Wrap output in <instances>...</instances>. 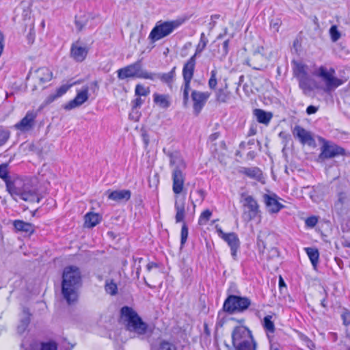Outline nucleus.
Returning a JSON list of instances; mask_svg holds the SVG:
<instances>
[{"instance_id": "2eb2a0df", "label": "nucleus", "mask_w": 350, "mask_h": 350, "mask_svg": "<svg viewBox=\"0 0 350 350\" xmlns=\"http://www.w3.org/2000/svg\"><path fill=\"white\" fill-rule=\"evenodd\" d=\"M184 170H179L178 167H174L172 172V191L178 195L183 192L185 175L183 174Z\"/></svg>"}, {"instance_id": "774afa93", "label": "nucleus", "mask_w": 350, "mask_h": 350, "mask_svg": "<svg viewBox=\"0 0 350 350\" xmlns=\"http://www.w3.org/2000/svg\"><path fill=\"white\" fill-rule=\"evenodd\" d=\"M198 193L201 198V200H203L204 199L205 193L202 189H199L197 191Z\"/></svg>"}, {"instance_id": "a211bd4d", "label": "nucleus", "mask_w": 350, "mask_h": 350, "mask_svg": "<svg viewBox=\"0 0 350 350\" xmlns=\"http://www.w3.org/2000/svg\"><path fill=\"white\" fill-rule=\"evenodd\" d=\"M88 99V90L85 88L78 92L74 99L69 101L65 106L64 109L70 110L75 107H79Z\"/></svg>"}, {"instance_id": "cd10ccee", "label": "nucleus", "mask_w": 350, "mask_h": 350, "mask_svg": "<svg viewBox=\"0 0 350 350\" xmlns=\"http://www.w3.org/2000/svg\"><path fill=\"white\" fill-rule=\"evenodd\" d=\"M31 314L28 308L24 307L23 309V317L21 319L20 325L18 326V332L23 333L30 323V317Z\"/></svg>"}, {"instance_id": "680f3d73", "label": "nucleus", "mask_w": 350, "mask_h": 350, "mask_svg": "<svg viewBox=\"0 0 350 350\" xmlns=\"http://www.w3.org/2000/svg\"><path fill=\"white\" fill-rule=\"evenodd\" d=\"M3 41H4V36L3 34L0 31V56L1 55L3 51Z\"/></svg>"}, {"instance_id": "4468645a", "label": "nucleus", "mask_w": 350, "mask_h": 350, "mask_svg": "<svg viewBox=\"0 0 350 350\" xmlns=\"http://www.w3.org/2000/svg\"><path fill=\"white\" fill-rule=\"evenodd\" d=\"M293 135L304 145L307 144L310 146H314L316 144L312 133L299 125H296L294 127Z\"/></svg>"}, {"instance_id": "423d86ee", "label": "nucleus", "mask_w": 350, "mask_h": 350, "mask_svg": "<svg viewBox=\"0 0 350 350\" xmlns=\"http://www.w3.org/2000/svg\"><path fill=\"white\" fill-rule=\"evenodd\" d=\"M252 305V301L247 297L230 295L224 300L223 311L229 314L243 312L249 309Z\"/></svg>"}, {"instance_id": "72a5a7b5", "label": "nucleus", "mask_w": 350, "mask_h": 350, "mask_svg": "<svg viewBox=\"0 0 350 350\" xmlns=\"http://www.w3.org/2000/svg\"><path fill=\"white\" fill-rule=\"evenodd\" d=\"M105 290L107 293L111 295H116L118 293L117 284L114 282L113 280H107L105 282Z\"/></svg>"}, {"instance_id": "a19ab883", "label": "nucleus", "mask_w": 350, "mask_h": 350, "mask_svg": "<svg viewBox=\"0 0 350 350\" xmlns=\"http://www.w3.org/2000/svg\"><path fill=\"white\" fill-rule=\"evenodd\" d=\"M212 215V213L208 209H206L204 211L198 219V224L200 225H204L206 224V222L210 219Z\"/></svg>"}, {"instance_id": "4c0bfd02", "label": "nucleus", "mask_w": 350, "mask_h": 350, "mask_svg": "<svg viewBox=\"0 0 350 350\" xmlns=\"http://www.w3.org/2000/svg\"><path fill=\"white\" fill-rule=\"evenodd\" d=\"M149 88H145L142 84H137L135 86V94L137 96H146L149 94Z\"/></svg>"}, {"instance_id": "49530a36", "label": "nucleus", "mask_w": 350, "mask_h": 350, "mask_svg": "<svg viewBox=\"0 0 350 350\" xmlns=\"http://www.w3.org/2000/svg\"><path fill=\"white\" fill-rule=\"evenodd\" d=\"M318 222V217L312 215L308 217L305 220L306 226L308 228H314Z\"/></svg>"}, {"instance_id": "0e129e2a", "label": "nucleus", "mask_w": 350, "mask_h": 350, "mask_svg": "<svg viewBox=\"0 0 350 350\" xmlns=\"http://www.w3.org/2000/svg\"><path fill=\"white\" fill-rule=\"evenodd\" d=\"M270 344V350H282L281 349H280L279 347V345L275 342H273V341H271V342H269Z\"/></svg>"}, {"instance_id": "e433bc0d", "label": "nucleus", "mask_w": 350, "mask_h": 350, "mask_svg": "<svg viewBox=\"0 0 350 350\" xmlns=\"http://www.w3.org/2000/svg\"><path fill=\"white\" fill-rule=\"evenodd\" d=\"M0 178L3 180L5 183L9 181L11 176H9L8 164L2 163L0 165Z\"/></svg>"}, {"instance_id": "6ab92c4d", "label": "nucleus", "mask_w": 350, "mask_h": 350, "mask_svg": "<svg viewBox=\"0 0 350 350\" xmlns=\"http://www.w3.org/2000/svg\"><path fill=\"white\" fill-rule=\"evenodd\" d=\"M106 194H107L108 199L117 202H127L131 196V192L129 189L115 190L113 191L108 190Z\"/></svg>"}, {"instance_id": "f257e3e1", "label": "nucleus", "mask_w": 350, "mask_h": 350, "mask_svg": "<svg viewBox=\"0 0 350 350\" xmlns=\"http://www.w3.org/2000/svg\"><path fill=\"white\" fill-rule=\"evenodd\" d=\"M82 286L81 273L79 267L73 265L64 269L62 281V294L69 305L77 302L78 290Z\"/></svg>"}, {"instance_id": "4be33fe9", "label": "nucleus", "mask_w": 350, "mask_h": 350, "mask_svg": "<svg viewBox=\"0 0 350 350\" xmlns=\"http://www.w3.org/2000/svg\"><path fill=\"white\" fill-rule=\"evenodd\" d=\"M175 70L176 67L174 66L170 72L167 73H154L148 72V76H150L151 78H148V79L152 81L159 79L163 83L170 84L172 83L174 80V78L175 77Z\"/></svg>"}, {"instance_id": "c9c22d12", "label": "nucleus", "mask_w": 350, "mask_h": 350, "mask_svg": "<svg viewBox=\"0 0 350 350\" xmlns=\"http://www.w3.org/2000/svg\"><path fill=\"white\" fill-rule=\"evenodd\" d=\"M294 74L298 79L299 77H304L307 76L306 66L301 63L296 64V66L294 69Z\"/></svg>"}, {"instance_id": "f3484780", "label": "nucleus", "mask_w": 350, "mask_h": 350, "mask_svg": "<svg viewBox=\"0 0 350 350\" xmlns=\"http://www.w3.org/2000/svg\"><path fill=\"white\" fill-rule=\"evenodd\" d=\"M263 198L269 212L271 213H276L284 207L283 204L278 201V196L275 193L265 194Z\"/></svg>"}, {"instance_id": "1a4fd4ad", "label": "nucleus", "mask_w": 350, "mask_h": 350, "mask_svg": "<svg viewBox=\"0 0 350 350\" xmlns=\"http://www.w3.org/2000/svg\"><path fill=\"white\" fill-rule=\"evenodd\" d=\"M335 70L332 68L327 70L324 66H321L317 72V75L322 79L325 84L324 91L329 92L334 90L343 83V81L334 76Z\"/></svg>"}, {"instance_id": "aec40b11", "label": "nucleus", "mask_w": 350, "mask_h": 350, "mask_svg": "<svg viewBox=\"0 0 350 350\" xmlns=\"http://www.w3.org/2000/svg\"><path fill=\"white\" fill-rule=\"evenodd\" d=\"M88 49L86 46L79 45V41L73 43L70 49L71 56L75 60L79 62H83L88 53Z\"/></svg>"}, {"instance_id": "39448f33", "label": "nucleus", "mask_w": 350, "mask_h": 350, "mask_svg": "<svg viewBox=\"0 0 350 350\" xmlns=\"http://www.w3.org/2000/svg\"><path fill=\"white\" fill-rule=\"evenodd\" d=\"M184 19H176L168 21H158L151 30L148 39L152 43L169 36L175 29L178 28L183 23Z\"/></svg>"}, {"instance_id": "c85d7f7f", "label": "nucleus", "mask_w": 350, "mask_h": 350, "mask_svg": "<svg viewBox=\"0 0 350 350\" xmlns=\"http://www.w3.org/2000/svg\"><path fill=\"white\" fill-rule=\"evenodd\" d=\"M153 100L154 103L163 109H167L171 105L170 96L168 94L154 93L153 94Z\"/></svg>"}, {"instance_id": "f03ea898", "label": "nucleus", "mask_w": 350, "mask_h": 350, "mask_svg": "<svg viewBox=\"0 0 350 350\" xmlns=\"http://www.w3.org/2000/svg\"><path fill=\"white\" fill-rule=\"evenodd\" d=\"M120 317L125 328L137 336L145 335L148 331V325L144 322L137 312L131 307L125 306L120 309Z\"/></svg>"}, {"instance_id": "58836bf2", "label": "nucleus", "mask_w": 350, "mask_h": 350, "mask_svg": "<svg viewBox=\"0 0 350 350\" xmlns=\"http://www.w3.org/2000/svg\"><path fill=\"white\" fill-rule=\"evenodd\" d=\"M229 98V94L223 89H219L216 92V100L219 103H226Z\"/></svg>"}, {"instance_id": "9b49d317", "label": "nucleus", "mask_w": 350, "mask_h": 350, "mask_svg": "<svg viewBox=\"0 0 350 350\" xmlns=\"http://www.w3.org/2000/svg\"><path fill=\"white\" fill-rule=\"evenodd\" d=\"M216 230L219 237L224 240L230 247L231 255L234 260L237 259V250L240 247V241L234 232L225 233L221 228L216 226Z\"/></svg>"}, {"instance_id": "bb28decb", "label": "nucleus", "mask_w": 350, "mask_h": 350, "mask_svg": "<svg viewBox=\"0 0 350 350\" xmlns=\"http://www.w3.org/2000/svg\"><path fill=\"white\" fill-rule=\"evenodd\" d=\"M254 115L256 116L259 123L267 125L271 121L273 114L271 112H267L260 109L254 110Z\"/></svg>"}, {"instance_id": "de8ad7c7", "label": "nucleus", "mask_w": 350, "mask_h": 350, "mask_svg": "<svg viewBox=\"0 0 350 350\" xmlns=\"http://www.w3.org/2000/svg\"><path fill=\"white\" fill-rule=\"evenodd\" d=\"M159 350H176V347L172 343L163 340L160 342Z\"/></svg>"}, {"instance_id": "393cba45", "label": "nucleus", "mask_w": 350, "mask_h": 350, "mask_svg": "<svg viewBox=\"0 0 350 350\" xmlns=\"http://www.w3.org/2000/svg\"><path fill=\"white\" fill-rule=\"evenodd\" d=\"M174 208L176 212L175 216L176 222L180 223L183 221L185 216V198L183 197L180 200H176Z\"/></svg>"}, {"instance_id": "4d7b16f0", "label": "nucleus", "mask_w": 350, "mask_h": 350, "mask_svg": "<svg viewBox=\"0 0 350 350\" xmlns=\"http://www.w3.org/2000/svg\"><path fill=\"white\" fill-rule=\"evenodd\" d=\"M58 98H59V97L57 96L56 93L51 94L47 96V98H46V100L44 101V103L46 105H49V104L53 103L55 100H56Z\"/></svg>"}, {"instance_id": "338daca9", "label": "nucleus", "mask_w": 350, "mask_h": 350, "mask_svg": "<svg viewBox=\"0 0 350 350\" xmlns=\"http://www.w3.org/2000/svg\"><path fill=\"white\" fill-rule=\"evenodd\" d=\"M283 286H286L285 282L283 280V278L281 276H280V278H279V287L281 289L282 287H283Z\"/></svg>"}, {"instance_id": "c756f323", "label": "nucleus", "mask_w": 350, "mask_h": 350, "mask_svg": "<svg viewBox=\"0 0 350 350\" xmlns=\"http://www.w3.org/2000/svg\"><path fill=\"white\" fill-rule=\"evenodd\" d=\"M239 172L251 178H254L256 180H259L262 175L260 170L257 167H242L239 169Z\"/></svg>"}, {"instance_id": "8fccbe9b", "label": "nucleus", "mask_w": 350, "mask_h": 350, "mask_svg": "<svg viewBox=\"0 0 350 350\" xmlns=\"http://www.w3.org/2000/svg\"><path fill=\"white\" fill-rule=\"evenodd\" d=\"M224 312H225L223 311V308L221 309V310L219 311V312H218L217 322H216V327L217 328L222 327L224 326V323H226L225 317H221Z\"/></svg>"}, {"instance_id": "69168bd1", "label": "nucleus", "mask_w": 350, "mask_h": 350, "mask_svg": "<svg viewBox=\"0 0 350 350\" xmlns=\"http://www.w3.org/2000/svg\"><path fill=\"white\" fill-rule=\"evenodd\" d=\"M256 152L252 150V151H250L249 152H247V157L250 159H253L256 157Z\"/></svg>"}, {"instance_id": "b1692460", "label": "nucleus", "mask_w": 350, "mask_h": 350, "mask_svg": "<svg viewBox=\"0 0 350 350\" xmlns=\"http://www.w3.org/2000/svg\"><path fill=\"white\" fill-rule=\"evenodd\" d=\"M14 229L17 232H25L31 234L35 231V226L31 223L25 222L23 220H15L13 222Z\"/></svg>"}, {"instance_id": "7ed1b4c3", "label": "nucleus", "mask_w": 350, "mask_h": 350, "mask_svg": "<svg viewBox=\"0 0 350 350\" xmlns=\"http://www.w3.org/2000/svg\"><path fill=\"white\" fill-rule=\"evenodd\" d=\"M6 190L12 196H18L21 200L27 202L40 201V198L38 196L35 190L31 189L29 185L25 184L23 181L18 178H10L5 183Z\"/></svg>"}, {"instance_id": "2f4dec72", "label": "nucleus", "mask_w": 350, "mask_h": 350, "mask_svg": "<svg viewBox=\"0 0 350 350\" xmlns=\"http://www.w3.org/2000/svg\"><path fill=\"white\" fill-rule=\"evenodd\" d=\"M57 345L54 341L41 342L40 345L31 344L29 349L26 350H57Z\"/></svg>"}, {"instance_id": "a18cd8bd", "label": "nucleus", "mask_w": 350, "mask_h": 350, "mask_svg": "<svg viewBox=\"0 0 350 350\" xmlns=\"http://www.w3.org/2000/svg\"><path fill=\"white\" fill-rule=\"evenodd\" d=\"M10 133L8 130L0 129V146L6 143L10 137Z\"/></svg>"}, {"instance_id": "0eeeda50", "label": "nucleus", "mask_w": 350, "mask_h": 350, "mask_svg": "<svg viewBox=\"0 0 350 350\" xmlns=\"http://www.w3.org/2000/svg\"><path fill=\"white\" fill-rule=\"evenodd\" d=\"M196 64V55H192L184 64L183 68V104L185 107H187L189 99L190 83L193 77L194 70Z\"/></svg>"}, {"instance_id": "79ce46f5", "label": "nucleus", "mask_w": 350, "mask_h": 350, "mask_svg": "<svg viewBox=\"0 0 350 350\" xmlns=\"http://www.w3.org/2000/svg\"><path fill=\"white\" fill-rule=\"evenodd\" d=\"M299 86L303 90L311 91L312 89L309 84V81L308 77L306 76L304 77H299Z\"/></svg>"}, {"instance_id": "603ef678", "label": "nucleus", "mask_w": 350, "mask_h": 350, "mask_svg": "<svg viewBox=\"0 0 350 350\" xmlns=\"http://www.w3.org/2000/svg\"><path fill=\"white\" fill-rule=\"evenodd\" d=\"M229 43H230V40L228 39V40H225L223 42V44H222L221 53H222V57L224 58L226 57V55L228 53V51H229Z\"/></svg>"}, {"instance_id": "c03bdc74", "label": "nucleus", "mask_w": 350, "mask_h": 350, "mask_svg": "<svg viewBox=\"0 0 350 350\" xmlns=\"http://www.w3.org/2000/svg\"><path fill=\"white\" fill-rule=\"evenodd\" d=\"M331 39L333 42H336L340 38V33L336 25H332L329 29Z\"/></svg>"}, {"instance_id": "09e8293b", "label": "nucleus", "mask_w": 350, "mask_h": 350, "mask_svg": "<svg viewBox=\"0 0 350 350\" xmlns=\"http://www.w3.org/2000/svg\"><path fill=\"white\" fill-rule=\"evenodd\" d=\"M217 84L216 71L212 70L211 78L208 80V86L211 89L213 90L215 88Z\"/></svg>"}, {"instance_id": "f8f14e48", "label": "nucleus", "mask_w": 350, "mask_h": 350, "mask_svg": "<svg viewBox=\"0 0 350 350\" xmlns=\"http://www.w3.org/2000/svg\"><path fill=\"white\" fill-rule=\"evenodd\" d=\"M243 206L245 210L243 215L246 220L252 221L259 214V206L257 201L252 196H247L244 199Z\"/></svg>"}, {"instance_id": "6e6d98bb", "label": "nucleus", "mask_w": 350, "mask_h": 350, "mask_svg": "<svg viewBox=\"0 0 350 350\" xmlns=\"http://www.w3.org/2000/svg\"><path fill=\"white\" fill-rule=\"evenodd\" d=\"M341 318L343 321V323L345 325L350 324V311L346 310L341 314Z\"/></svg>"}, {"instance_id": "864d4df0", "label": "nucleus", "mask_w": 350, "mask_h": 350, "mask_svg": "<svg viewBox=\"0 0 350 350\" xmlns=\"http://www.w3.org/2000/svg\"><path fill=\"white\" fill-rule=\"evenodd\" d=\"M144 100L140 98V96H137L135 99H134L132 103V109L134 110L137 108H139L143 104Z\"/></svg>"}, {"instance_id": "7c9ffc66", "label": "nucleus", "mask_w": 350, "mask_h": 350, "mask_svg": "<svg viewBox=\"0 0 350 350\" xmlns=\"http://www.w3.org/2000/svg\"><path fill=\"white\" fill-rule=\"evenodd\" d=\"M306 251L312 267L315 269L317 267L319 259V252L317 248L313 247H305Z\"/></svg>"}, {"instance_id": "3c124183", "label": "nucleus", "mask_w": 350, "mask_h": 350, "mask_svg": "<svg viewBox=\"0 0 350 350\" xmlns=\"http://www.w3.org/2000/svg\"><path fill=\"white\" fill-rule=\"evenodd\" d=\"M281 25H282V21L280 18L271 20L270 22L271 28L277 32L279 31V27L281 26Z\"/></svg>"}, {"instance_id": "dca6fc26", "label": "nucleus", "mask_w": 350, "mask_h": 350, "mask_svg": "<svg viewBox=\"0 0 350 350\" xmlns=\"http://www.w3.org/2000/svg\"><path fill=\"white\" fill-rule=\"evenodd\" d=\"M37 113L33 111H29L22 120L14 125V127L22 132L31 130L35 125Z\"/></svg>"}, {"instance_id": "9d476101", "label": "nucleus", "mask_w": 350, "mask_h": 350, "mask_svg": "<svg viewBox=\"0 0 350 350\" xmlns=\"http://www.w3.org/2000/svg\"><path fill=\"white\" fill-rule=\"evenodd\" d=\"M345 150L334 143L328 141H324L321 147V153L319 155V159L324 161L326 159L334 158L339 155H345Z\"/></svg>"}, {"instance_id": "473e14b6", "label": "nucleus", "mask_w": 350, "mask_h": 350, "mask_svg": "<svg viewBox=\"0 0 350 350\" xmlns=\"http://www.w3.org/2000/svg\"><path fill=\"white\" fill-rule=\"evenodd\" d=\"M100 221V216L98 213H88L85 215V224L88 228L96 226Z\"/></svg>"}, {"instance_id": "bf43d9fd", "label": "nucleus", "mask_w": 350, "mask_h": 350, "mask_svg": "<svg viewBox=\"0 0 350 350\" xmlns=\"http://www.w3.org/2000/svg\"><path fill=\"white\" fill-rule=\"evenodd\" d=\"M142 137L146 146L149 144V135L146 131H142Z\"/></svg>"}, {"instance_id": "a878e982", "label": "nucleus", "mask_w": 350, "mask_h": 350, "mask_svg": "<svg viewBox=\"0 0 350 350\" xmlns=\"http://www.w3.org/2000/svg\"><path fill=\"white\" fill-rule=\"evenodd\" d=\"M36 77L41 84L49 81L53 77L52 72L46 67L39 68L36 70Z\"/></svg>"}, {"instance_id": "e2e57ef3", "label": "nucleus", "mask_w": 350, "mask_h": 350, "mask_svg": "<svg viewBox=\"0 0 350 350\" xmlns=\"http://www.w3.org/2000/svg\"><path fill=\"white\" fill-rule=\"evenodd\" d=\"M219 136V132L214 133L209 136V137H208L209 141L214 142L218 139Z\"/></svg>"}, {"instance_id": "ddd939ff", "label": "nucleus", "mask_w": 350, "mask_h": 350, "mask_svg": "<svg viewBox=\"0 0 350 350\" xmlns=\"http://www.w3.org/2000/svg\"><path fill=\"white\" fill-rule=\"evenodd\" d=\"M210 95L211 94L208 92H199L197 90L191 92V97L193 101V113L196 116H198L201 112Z\"/></svg>"}, {"instance_id": "f704fd0d", "label": "nucleus", "mask_w": 350, "mask_h": 350, "mask_svg": "<svg viewBox=\"0 0 350 350\" xmlns=\"http://www.w3.org/2000/svg\"><path fill=\"white\" fill-rule=\"evenodd\" d=\"M207 42L208 40L206 38L204 33H202L200 35V42L198 44L196 49V52L193 55H196V57H197V56L199 55L206 48Z\"/></svg>"}, {"instance_id": "5fc2aeb1", "label": "nucleus", "mask_w": 350, "mask_h": 350, "mask_svg": "<svg viewBox=\"0 0 350 350\" xmlns=\"http://www.w3.org/2000/svg\"><path fill=\"white\" fill-rule=\"evenodd\" d=\"M70 85H63L60 86L57 90L56 94L57 96L59 97H61L62 95H64L69 89Z\"/></svg>"}, {"instance_id": "37998d69", "label": "nucleus", "mask_w": 350, "mask_h": 350, "mask_svg": "<svg viewBox=\"0 0 350 350\" xmlns=\"http://www.w3.org/2000/svg\"><path fill=\"white\" fill-rule=\"evenodd\" d=\"M188 227L185 223H183L182 228H181V232H180V245L183 247L188 237Z\"/></svg>"}, {"instance_id": "412c9836", "label": "nucleus", "mask_w": 350, "mask_h": 350, "mask_svg": "<svg viewBox=\"0 0 350 350\" xmlns=\"http://www.w3.org/2000/svg\"><path fill=\"white\" fill-rule=\"evenodd\" d=\"M163 152L170 158V165L174 166V167H178L179 170H185L186 168V163L184 161L181 154L178 151L174 152H165V149H163Z\"/></svg>"}, {"instance_id": "6e6552de", "label": "nucleus", "mask_w": 350, "mask_h": 350, "mask_svg": "<svg viewBox=\"0 0 350 350\" xmlns=\"http://www.w3.org/2000/svg\"><path fill=\"white\" fill-rule=\"evenodd\" d=\"M117 73L118 77L120 80L135 77L145 79L151 78L150 76H148V72L142 69L141 60L118 70Z\"/></svg>"}, {"instance_id": "052dcab7", "label": "nucleus", "mask_w": 350, "mask_h": 350, "mask_svg": "<svg viewBox=\"0 0 350 350\" xmlns=\"http://www.w3.org/2000/svg\"><path fill=\"white\" fill-rule=\"evenodd\" d=\"M159 264L154 262H150L146 265V269L148 271H150L153 268H158Z\"/></svg>"}, {"instance_id": "13d9d810", "label": "nucleus", "mask_w": 350, "mask_h": 350, "mask_svg": "<svg viewBox=\"0 0 350 350\" xmlns=\"http://www.w3.org/2000/svg\"><path fill=\"white\" fill-rule=\"evenodd\" d=\"M318 110V107L314 105H309L306 109L308 115L314 114Z\"/></svg>"}, {"instance_id": "20e7f679", "label": "nucleus", "mask_w": 350, "mask_h": 350, "mask_svg": "<svg viewBox=\"0 0 350 350\" xmlns=\"http://www.w3.org/2000/svg\"><path fill=\"white\" fill-rule=\"evenodd\" d=\"M233 350H256L251 330L246 326H236L232 332Z\"/></svg>"}, {"instance_id": "ea45409f", "label": "nucleus", "mask_w": 350, "mask_h": 350, "mask_svg": "<svg viewBox=\"0 0 350 350\" xmlns=\"http://www.w3.org/2000/svg\"><path fill=\"white\" fill-rule=\"evenodd\" d=\"M75 23L79 31H81L88 23V19L85 16H75Z\"/></svg>"}, {"instance_id": "5701e85b", "label": "nucleus", "mask_w": 350, "mask_h": 350, "mask_svg": "<svg viewBox=\"0 0 350 350\" xmlns=\"http://www.w3.org/2000/svg\"><path fill=\"white\" fill-rule=\"evenodd\" d=\"M271 315L265 316L262 321V325L267 334L269 342L273 340V334L275 331L274 322Z\"/></svg>"}]
</instances>
